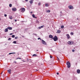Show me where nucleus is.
I'll list each match as a JSON object with an SVG mask.
<instances>
[{
	"instance_id": "1",
	"label": "nucleus",
	"mask_w": 80,
	"mask_h": 80,
	"mask_svg": "<svg viewBox=\"0 0 80 80\" xmlns=\"http://www.w3.org/2000/svg\"><path fill=\"white\" fill-rule=\"evenodd\" d=\"M52 39L53 40L54 42H56V41H57L58 40V37H57V36H54V37L52 38Z\"/></svg>"
},
{
	"instance_id": "2",
	"label": "nucleus",
	"mask_w": 80,
	"mask_h": 80,
	"mask_svg": "<svg viewBox=\"0 0 80 80\" xmlns=\"http://www.w3.org/2000/svg\"><path fill=\"white\" fill-rule=\"evenodd\" d=\"M19 10L21 11L22 12H24L25 11V9L23 8H21Z\"/></svg>"
},
{
	"instance_id": "3",
	"label": "nucleus",
	"mask_w": 80,
	"mask_h": 80,
	"mask_svg": "<svg viewBox=\"0 0 80 80\" xmlns=\"http://www.w3.org/2000/svg\"><path fill=\"white\" fill-rule=\"evenodd\" d=\"M67 64L68 65V67L70 68V63L68 62H67Z\"/></svg>"
},
{
	"instance_id": "4",
	"label": "nucleus",
	"mask_w": 80,
	"mask_h": 80,
	"mask_svg": "<svg viewBox=\"0 0 80 80\" xmlns=\"http://www.w3.org/2000/svg\"><path fill=\"white\" fill-rule=\"evenodd\" d=\"M42 44H43V45H47V43H46V42H45V41L43 40H42Z\"/></svg>"
},
{
	"instance_id": "5",
	"label": "nucleus",
	"mask_w": 80,
	"mask_h": 80,
	"mask_svg": "<svg viewBox=\"0 0 80 80\" xmlns=\"http://www.w3.org/2000/svg\"><path fill=\"white\" fill-rule=\"evenodd\" d=\"M68 8L69 9H70V10H73V8H74L72 6H69Z\"/></svg>"
},
{
	"instance_id": "6",
	"label": "nucleus",
	"mask_w": 80,
	"mask_h": 80,
	"mask_svg": "<svg viewBox=\"0 0 80 80\" xmlns=\"http://www.w3.org/2000/svg\"><path fill=\"white\" fill-rule=\"evenodd\" d=\"M16 10H17V9L15 8H12V11H13V12H15V11H16Z\"/></svg>"
},
{
	"instance_id": "7",
	"label": "nucleus",
	"mask_w": 80,
	"mask_h": 80,
	"mask_svg": "<svg viewBox=\"0 0 80 80\" xmlns=\"http://www.w3.org/2000/svg\"><path fill=\"white\" fill-rule=\"evenodd\" d=\"M11 71H12V70L10 69L9 70H8V73H9V74H10V73H11Z\"/></svg>"
},
{
	"instance_id": "8",
	"label": "nucleus",
	"mask_w": 80,
	"mask_h": 80,
	"mask_svg": "<svg viewBox=\"0 0 80 80\" xmlns=\"http://www.w3.org/2000/svg\"><path fill=\"white\" fill-rule=\"evenodd\" d=\"M72 41H69L68 42V44H70V45H72Z\"/></svg>"
},
{
	"instance_id": "9",
	"label": "nucleus",
	"mask_w": 80,
	"mask_h": 80,
	"mask_svg": "<svg viewBox=\"0 0 80 80\" xmlns=\"http://www.w3.org/2000/svg\"><path fill=\"white\" fill-rule=\"evenodd\" d=\"M43 27H44V25H42L40 27H38V29H41V28H43Z\"/></svg>"
},
{
	"instance_id": "10",
	"label": "nucleus",
	"mask_w": 80,
	"mask_h": 80,
	"mask_svg": "<svg viewBox=\"0 0 80 80\" xmlns=\"http://www.w3.org/2000/svg\"><path fill=\"white\" fill-rule=\"evenodd\" d=\"M49 38H52V39L53 38V36L52 35H49Z\"/></svg>"
},
{
	"instance_id": "11",
	"label": "nucleus",
	"mask_w": 80,
	"mask_h": 80,
	"mask_svg": "<svg viewBox=\"0 0 80 80\" xmlns=\"http://www.w3.org/2000/svg\"><path fill=\"white\" fill-rule=\"evenodd\" d=\"M77 73H78V74L80 73V69H78L77 70Z\"/></svg>"
},
{
	"instance_id": "12",
	"label": "nucleus",
	"mask_w": 80,
	"mask_h": 80,
	"mask_svg": "<svg viewBox=\"0 0 80 80\" xmlns=\"http://www.w3.org/2000/svg\"><path fill=\"white\" fill-rule=\"evenodd\" d=\"M8 28H6L5 30V32H8Z\"/></svg>"
},
{
	"instance_id": "13",
	"label": "nucleus",
	"mask_w": 80,
	"mask_h": 80,
	"mask_svg": "<svg viewBox=\"0 0 80 80\" xmlns=\"http://www.w3.org/2000/svg\"><path fill=\"white\" fill-rule=\"evenodd\" d=\"M8 29H9V30H12V28L10 27H8Z\"/></svg>"
},
{
	"instance_id": "14",
	"label": "nucleus",
	"mask_w": 80,
	"mask_h": 80,
	"mask_svg": "<svg viewBox=\"0 0 80 80\" xmlns=\"http://www.w3.org/2000/svg\"><path fill=\"white\" fill-rule=\"evenodd\" d=\"M33 0H31L29 1V2L31 4H32V3H33Z\"/></svg>"
},
{
	"instance_id": "15",
	"label": "nucleus",
	"mask_w": 80,
	"mask_h": 80,
	"mask_svg": "<svg viewBox=\"0 0 80 80\" xmlns=\"http://www.w3.org/2000/svg\"><path fill=\"white\" fill-rule=\"evenodd\" d=\"M66 36H67L68 38V39L70 38V36L68 34H67Z\"/></svg>"
},
{
	"instance_id": "16",
	"label": "nucleus",
	"mask_w": 80,
	"mask_h": 80,
	"mask_svg": "<svg viewBox=\"0 0 80 80\" xmlns=\"http://www.w3.org/2000/svg\"><path fill=\"white\" fill-rule=\"evenodd\" d=\"M61 32V31L60 30H58L57 32V33H60Z\"/></svg>"
},
{
	"instance_id": "17",
	"label": "nucleus",
	"mask_w": 80,
	"mask_h": 80,
	"mask_svg": "<svg viewBox=\"0 0 80 80\" xmlns=\"http://www.w3.org/2000/svg\"><path fill=\"white\" fill-rule=\"evenodd\" d=\"M15 52H11L9 53V55H11V54H15Z\"/></svg>"
},
{
	"instance_id": "18",
	"label": "nucleus",
	"mask_w": 80,
	"mask_h": 80,
	"mask_svg": "<svg viewBox=\"0 0 80 80\" xmlns=\"http://www.w3.org/2000/svg\"><path fill=\"white\" fill-rule=\"evenodd\" d=\"M9 19H12V18H12V16H9Z\"/></svg>"
},
{
	"instance_id": "19",
	"label": "nucleus",
	"mask_w": 80,
	"mask_h": 80,
	"mask_svg": "<svg viewBox=\"0 0 80 80\" xmlns=\"http://www.w3.org/2000/svg\"><path fill=\"white\" fill-rule=\"evenodd\" d=\"M12 43H14L15 44H16V43H17V41H14L13 42H12Z\"/></svg>"
},
{
	"instance_id": "20",
	"label": "nucleus",
	"mask_w": 80,
	"mask_h": 80,
	"mask_svg": "<svg viewBox=\"0 0 80 80\" xmlns=\"http://www.w3.org/2000/svg\"><path fill=\"white\" fill-rule=\"evenodd\" d=\"M46 12L47 13H50V10H47L46 11Z\"/></svg>"
},
{
	"instance_id": "21",
	"label": "nucleus",
	"mask_w": 80,
	"mask_h": 80,
	"mask_svg": "<svg viewBox=\"0 0 80 80\" xmlns=\"http://www.w3.org/2000/svg\"><path fill=\"white\" fill-rule=\"evenodd\" d=\"M28 62H32V60L31 59H28Z\"/></svg>"
},
{
	"instance_id": "22",
	"label": "nucleus",
	"mask_w": 80,
	"mask_h": 80,
	"mask_svg": "<svg viewBox=\"0 0 80 80\" xmlns=\"http://www.w3.org/2000/svg\"><path fill=\"white\" fill-rule=\"evenodd\" d=\"M45 5L46 7H48V4H45Z\"/></svg>"
},
{
	"instance_id": "23",
	"label": "nucleus",
	"mask_w": 80,
	"mask_h": 80,
	"mask_svg": "<svg viewBox=\"0 0 80 80\" xmlns=\"http://www.w3.org/2000/svg\"><path fill=\"white\" fill-rule=\"evenodd\" d=\"M9 6L10 7H12V5L11 4H10L9 5Z\"/></svg>"
},
{
	"instance_id": "24",
	"label": "nucleus",
	"mask_w": 80,
	"mask_h": 80,
	"mask_svg": "<svg viewBox=\"0 0 80 80\" xmlns=\"http://www.w3.org/2000/svg\"><path fill=\"white\" fill-rule=\"evenodd\" d=\"M32 17H33V18H35V15L32 14Z\"/></svg>"
},
{
	"instance_id": "25",
	"label": "nucleus",
	"mask_w": 80,
	"mask_h": 80,
	"mask_svg": "<svg viewBox=\"0 0 80 80\" xmlns=\"http://www.w3.org/2000/svg\"><path fill=\"white\" fill-rule=\"evenodd\" d=\"M61 28H64V26H62L61 27Z\"/></svg>"
},
{
	"instance_id": "26",
	"label": "nucleus",
	"mask_w": 80,
	"mask_h": 80,
	"mask_svg": "<svg viewBox=\"0 0 80 80\" xmlns=\"http://www.w3.org/2000/svg\"><path fill=\"white\" fill-rule=\"evenodd\" d=\"M12 40V38H9L8 39V40Z\"/></svg>"
},
{
	"instance_id": "27",
	"label": "nucleus",
	"mask_w": 80,
	"mask_h": 80,
	"mask_svg": "<svg viewBox=\"0 0 80 80\" xmlns=\"http://www.w3.org/2000/svg\"><path fill=\"white\" fill-rule=\"evenodd\" d=\"M35 56H37V55H36V54H34L32 55V57H34Z\"/></svg>"
},
{
	"instance_id": "28",
	"label": "nucleus",
	"mask_w": 80,
	"mask_h": 80,
	"mask_svg": "<svg viewBox=\"0 0 80 80\" xmlns=\"http://www.w3.org/2000/svg\"><path fill=\"white\" fill-rule=\"evenodd\" d=\"M18 59H20V60H21V58H17L16 60H17Z\"/></svg>"
},
{
	"instance_id": "29",
	"label": "nucleus",
	"mask_w": 80,
	"mask_h": 80,
	"mask_svg": "<svg viewBox=\"0 0 80 80\" xmlns=\"http://www.w3.org/2000/svg\"><path fill=\"white\" fill-rule=\"evenodd\" d=\"M18 38V36H17L16 37H15V39H17V38Z\"/></svg>"
},
{
	"instance_id": "30",
	"label": "nucleus",
	"mask_w": 80,
	"mask_h": 80,
	"mask_svg": "<svg viewBox=\"0 0 80 80\" xmlns=\"http://www.w3.org/2000/svg\"><path fill=\"white\" fill-rule=\"evenodd\" d=\"M12 38H14L15 37V35H12Z\"/></svg>"
},
{
	"instance_id": "31",
	"label": "nucleus",
	"mask_w": 80,
	"mask_h": 80,
	"mask_svg": "<svg viewBox=\"0 0 80 80\" xmlns=\"http://www.w3.org/2000/svg\"><path fill=\"white\" fill-rule=\"evenodd\" d=\"M71 35H73V32H71Z\"/></svg>"
},
{
	"instance_id": "32",
	"label": "nucleus",
	"mask_w": 80,
	"mask_h": 80,
	"mask_svg": "<svg viewBox=\"0 0 80 80\" xmlns=\"http://www.w3.org/2000/svg\"><path fill=\"white\" fill-rule=\"evenodd\" d=\"M41 4V3L40 2H39V3H38V5L39 6V5H40Z\"/></svg>"
},
{
	"instance_id": "33",
	"label": "nucleus",
	"mask_w": 80,
	"mask_h": 80,
	"mask_svg": "<svg viewBox=\"0 0 80 80\" xmlns=\"http://www.w3.org/2000/svg\"><path fill=\"white\" fill-rule=\"evenodd\" d=\"M7 14H4V17H7Z\"/></svg>"
},
{
	"instance_id": "34",
	"label": "nucleus",
	"mask_w": 80,
	"mask_h": 80,
	"mask_svg": "<svg viewBox=\"0 0 80 80\" xmlns=\"http://www.w3.org/2000/svg\"><path fill=\"white\" fill-rule=\"evenodd\" d=\"M50 58H52V56L50 55Z\"/></svg>"
},
{
	"instance_id": "35",
	"label": "nucleus",
	"mask_w": 80,
	"mask_h": 80,
	"mask_svg": "<svg viewBox=\"0 0 80 80\" xmlns=\"http://www.w3.org/2000/svg\"><path fill=\"white\" fill-rule=\"evenodd\" d=\"M57 59L58 60H60V59H59V58H58V57H57Z\"/></svg>"
},
{
	"instance_id": "36",
	"label": "nucleus",
	"mask_w": 80,
	"mask_h": 80,
	"mask_svg": "<svg viewBox=\"0 0 80 80\" xmlns=\"http://www.w3.org/2000/svg\"><path fill=\"white\" fill-rule=\"evenodd\" d=\"M72 52H75V50L73 49V50H72Z\"/></svg>"
},
{
	"instance_id": "37",
	"label": "nucleus",
	"mask_w": 80,
	"mask_h": 80,
	"mask_svg": "<svg viewBox=\"0 0 80 80\" xmlns=\"http://www.w3.org/2000/svg\"><path fill=\"white\" fill-rule=\"evenodd\" d=\"M60 13H61V14H62V11H60Z\"/></svg>"
},
{
	"instance_id": "38",
	"label": "nucleus",
	"mask_w": 80,
	"mask_h": 80,
	"mask_svg": "<svg viewBox=\"0 0 80 80\" xmlns=\"http://www.w3.org/2000/svg\"><path fill=\"white\" fill-rule=\"evenodd\" d=\"M13 35V33H10V35Z\"/></svg>"
},
{
	"instance_id": "39",
	"label": "nucleus",
	"mask_w": 80,
	"mask_h": 80,
	"mask_svg": "<svg viewBox=\"0 0 80 80\" xmlns=\"http://www.w3.org/2000/svg\"><path fill=\"white\" fill-rule=\"evenodd\" d=\"M33 34V35H36V36L37 35V34H35V33Z\"/></svg>"
},
{
	"instance_id": "40",
	"label": "nucleus",
	"mask_w": 80,
	"mask_h": 80,
	"mask_svg": "<svg viewBox=\"0 0 80 80\" xmlns=\"http://www.w3.org/2000/svg\"><path fill=\"white\" fill-rule=\"evenodd\" d=\"M38 40H40V39H40V38H38Z\"/></svg>"
},
{
	"instance_id": "41",
	"label": "nucleus",
	"mask_w": 80,
	"mask_h": 80,
	"mask_svg": "<svg viewBox=\"0 0 80 80\" xmlns=\"http://www.w3.org/2000/svg\"><path fill=\"white\" fill-rule=\"evenodd\" d=\"M14 21H15V22H17V20L16 19V20H15Z\"/></svg>"
},
{
	"instance_id": "42",
	"label": "nucleus",
	"mask_w": 80,
	"mask_h": 80,
	"mask_svg": "<svg viewBox=\"0 0 80 80\" xmlns=\"http://www.w3.org/2000/svg\"><path fill=\"white\" fill-rule=\"evenodd\" d=\"M57 75H59V73L58 72H57Z\"/></svg>"
},
{
	"instance_id": "43",
	"label": "nucleus",
	"mask_w": 80,
	"mask_h": 80,
	"mask_svg": "<svg viewBox=\"0 0 80 80\" xmlns=\"http://www.w3.org/2000/svg\"><path fill=\"white\" fill-rule=\"evenodd\" d=\"M14 63H17V62L16 61H14Z\"/></svg>"
},
{
	"instance_id": "44",
	"label": "nucleus",
	"mask_w": 80,
	"mask_h": 80,
	"mask_svg": "<svg viewBox=\"0 0 80 80\" xmlns=\"http://www.w3.org/2000/svg\"><path fill=\"white\" fill-rule=\"evenodd\" d=\"M26 2H28V0H25Z\"/></svg>"
},
{
	"instance_id": "45",
	"label": "nucleus",
	"mask_w": 80,
	"mask_h": 80,
	"mask_svg": "<svg viewBox=\"0 0 80 80\" xmlns=\"http://www.w3.org/2000/svg\"><path fill=\"white\" fill-rule=\"evenodd\" d=\"M30 13H33V12H30Z\"/></svg>"
},
{
	"instance_id": "46",
	"label": "nucleus",
	"mask_w": 80,
	"mask_h": 80,
	"mask_svg": "<svg viewBox=\"0 0 80 80\" xmlns=\"http://www.w3.org/2000/svg\"><path fill=\"white\" fill-rule=\"evenodd\" d=\"M21 22H22V23H23V22H24V21H21Z\"/></svg>"
},
{
	"instance_id": "47",
	"label": "nucleus",
	"mask_w": 80,
	"mask_h": 80,
	"mask_svg": "<svg viewBox=\"0 0 80 80\" xmlns=\"http://www.w3.org/2000/svg\"><path fill=\"white\" fill-rule=\"evenodd\" d=\"M37 18V17H35V18Z\"/></svg>"
},
{
	"instance_id": "48",
	"label": "nucleus",
	"mask_w": 80,
	"mask_h": 80,
	"mask_svg": "<svg viewBox=\"0 0 80 80\" xmlns=\"http://www.w3.org/2000/svg\"><path fill=\"white\" fill-rule=\"evenodd\" d=\"M60 16H62V15L60 14Z\"/></svg>"
},
{
	"instance_id": "49",
	"label": "nucleus",
	"mask_w": 80,
	"mask_h": 80,
	"mask_svg": "<svg viewBox=\"0 0 80 80\" xmlns=\"http://www.w3.org/2000/svg\"><path fill=\"white\" fill-rule=\"evenodd\" d=\"M36 51H38V50H36Z\"/></svg>"
},
{
	"instance_id": "50",
	"label": "nucleus",
	"mask_w": 80,
	"mask_h": 80,
	"mask_svg": "<svg viewBox=\"0 0 80 80\" xmlns=\"http://www.w3.org/2000/svg\"><path fill=\"white\" fill-rule=\"evenodd\" d=\"M2 72L1 73V74H2Z\"/></svg>"
},
{
	"instance_id": "51",
	"label": "nucleus",
	"mask_w": 80,
	"mask_h": 80,
	"mask_svg": "<svg viewBox=\"0 0 80 80\" xmlns=\"http://www.w3.org/2000/svg\"><path fill=\"white\" fill-rule=\"evenodd\" d=\"M0 20H1V19H0Z\"/></svg>"
},
{
	"instance_id": "52",
	"label": "nucleus",
	"mask_w": 80,
	"mask_h": 80,
	"mask_svg": "<svg viewBox=\"0 0 80 80\" xmlns=\"http://www.w3.org/2000/svg\"><path fill=\"white\" fill-rule=\"evenodd\" d=\"M56 44H57V43H56Z\"/></svg>"
}]
</instances>
